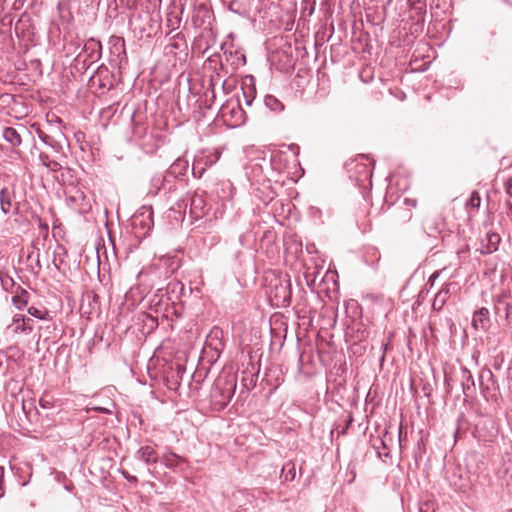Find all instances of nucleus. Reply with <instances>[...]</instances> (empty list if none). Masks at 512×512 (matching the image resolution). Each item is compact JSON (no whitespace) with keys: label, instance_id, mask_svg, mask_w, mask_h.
I'll return each instance as SVG.
<instances>
[{"label":"nucleus","instance_id":"nucleus-11","mask_svg":"<svg viewBox=\"0 0 512 512\" xmlns=\"http://www.w3.org/2000/svg\"><path fill=\"white\" fill-rule=\"evenodd\" d=\"M481 198L477 191L472 192L468 202L467 207L472 209H478L480 207Z\"/></svg>","mask_w":512,"mask_h":512},{"label":"nucleus","instance_id":"nucleus-10","mask_svg":"<svg viewBox=\"0 0 512 512\" xmlns=\"http://www.w3.org/2000/svg\"><path fill=\"white\" fill-rule=\"evenodd\" d=\"M487 238H488L487 251L489 253H491V252L497 250V246L500 242V236L496 233H493V234H488Z\"/></svg>","mask_w":512,"mask_h":512},{"label":"nucleus","instance_id":"nucleus-14","mask_svg":"<svg viewBox=\"0 0 512 512\" xmlns=\"http://www.w3.org/2000/svg\"><path fill=\"white\" fill-rule=\"evenodd\" d=\"M203 200L201 198H193L192 199V203H191V206H192V209L200 206V204H202Z\"/></svg>","mask_w":512,"mask_h":512},{"label":"nucleus","instance_id":"nucleus-2","mask_svg":"<svg viewBox=\"0 0 512 512\" xmlns=\"http://www.w3.org/2000/svg\"><path fill=\"white\" fill-rule=\"evenodd\" d=\"M490 325L489 311L486 308L477 310L472 318V326L475 330L486 331Z\"/></svg>","mask_w":512,"mask_h":512},{"label":"nucleus","instance_id":"nucleus-1","mask_svg":"<svg viewBox=\"0 0 512 512\" xmlns=\"http://www.w3.org/2000/svg\"><path fill=\"white\" fill-rule=\"evenodd\" d=\"M216 386L222 396V399L219 401V403L222 405H226L235 393V389H236L235 375L228 374L224 377H220L216 383Z\"/></svg>","mask_w":512,"mask_h":512},{"label":"nucleus","instance_id":"nucleus-3","mask_svg":"<svg viewBox=\"0 0 512 512\" xmlns=\"http://www.w3.org/2000/svg\"><path fill=\"white\" fill-rule=\"evenodd\" d=\"M30 322V318H26L24 315L21 314H16L13 317V323L8 328H12V332L14 334L23 333L27 331L30 332L32 331Z\"/></svg>","mask_w":512,"mask_h":512},{"label":"nucleus","instance_id":"nucleus-9","mask_svg":"<svg viewBox=\"0 0 512 512\" xmlns=\"http://www.w3.org/2000/svg\"><path fill=\"white\" fill-rule=\"evenodd\" d=\"M4 137L13 145H19L21 143L19 134L13 128H6L4 131Z\"/></svg>","mask_w":512,"mask_h":512},{"label":"nucleus","instance_id":"nucleus-6","mask_svg":"<svg viewBox=\"0 0 512 512\" xmlns=\"http://www.w3.org/2000/svg\"><path fill=\"white\" fill-rule=\"evenodd\" d=\"M0 204H1V210L5 214L10 212V210L12 208V199H11V195L7 189H2L0 192Z\"/></svg>","mask_w":512,"mask_h":512},{"label":"nucleus","instance_id":"nucleus-17","mask_svg":"<svg viewBox=\"0 0 512 512\" xmlns=\"http://www.w3.org/2000/svg\"><path fill=\"white\" fill-rule=\"evenodd\" d=\"M271 101L275 102L276 104L280 105V103H278L277 99L275 98H271Z\"/></svg>","mask_w":512,"mask_h":512},{"label":"nucleus","instance_id":"nucleus-15","mask_svg":"<svg viewBox=\"0 0 512 512\" xmlns=\"http://www.w3.org/2000/svg\"><path fill=\"white\" fill-rule=\"evenodd\" d=\"M439 276V272H435L432 274V276L430 277V281L433 282L437 277Z\"/></svg>","mask_w":512,"mask_h":512},{"label":"nucleus","instance_id":"nucleus-5","mask_svg":"<svg viewBox=\"0 0 512 512\" xmlns=\"http://www.w3.org/2000/svg\"><path fill=\"white\" fill-rule=\"evenodd\" d=\"M29 302V293L25 290H20L12 297V303L18 309H23Z\"/></svg>","mask_w":512,"mask_h":512},{"label":"nucleus","instance_id":"nucleus-13","mask_svg":"<svg viewBox=\"0 0 512 512\" xmlns=\"http://www.w3.org/2000/svg\"><path fill=\"white\" fill-rule=\"evenodd\" d=\"M506 193L512 197V177H510L505 183Z\"/></svg>","mask_w":512,"mask_h":512},{"label":"nucleus","instance_id":"nucleus-16","mask_svg":"<svg viewBox=\"0 0 512 512\" xmlns=\"http://www.w3.org/2000/svg\"><path fill=\"white\" fill-rule=\"evenodd\" d=\"M40 404L43 408H47L48 407V402L44 401L43 399H40Z\"/></svg>","mask_w":512,"mask_h":512},{"label":"nucleus","instance_id":"nucleus-12","mask_svg":"<svg viewBox=\"0 0 512 512\" xmlns=\"http://www.w3.org/2000/svg\"><path fill=\"white\" fill-rule=\"evenodd\" d=\"M28 312H29V314H30V315H32V316H35V317H37V318H42V313H41V311H40V310H38V309H37V308H35V307H30V308L28 309Z\"/></svg>","mask_w":512,"mask_h":512},{"label":"nucleus","instance_id":"nucleus-7","mask_svg":"<svg viewBox=\"0 0 512 512\" xmlns=\"http://www.w3.org/2000/svg\"><path fill=\"white\" fill-rule=\"evenodd\" d=\"M284 481H293L296 477V466L294 462H287L282 468Z\"/></svg>","mask_w":512,"mask_h":512},{"label":"nucleus","instance_id":"nucleus-8","mask_svg":"<svg viewBox=\"0 0 512 512\" xmlns=\"http://www.w3.org/2000/svg\"><path fill=\"white\" fill-rule=\"evenodd\" d=\"M140 458L147 463L156 462L157 455L155 450L150 446L142 447L139 450Z\"/></svg>","mask_w":512,"mask_h":512},{"label":"nucleus","instance_id":"nucleus-4","mask_svg":"<svg viewBox=\"0 0 512 512\" xmlns=\"http://www.w3.org/2000/svg\"><path fill=\"white\" fill-rule=\"evenodd\" d=\"M449 294V287L446 285L435 295L433 300V308L436 310H441L448 300Z\"/></svg>","mask_w":512,"mask_h":512},{"label":"nucleus","instance_id":"nucleus-18","mask_svg":"<svg viewBox=\"0 0 512 512\" xmlns=\"http://www.w3.org/2000/svg\"><path fill=\"white\" fill-rule=\"evenodd\" d=\"M179 383L178 382H175L174 383V389H176L178 387Z\"/></svg>","mask_w":512,"mask_h":512}]
</instances>
